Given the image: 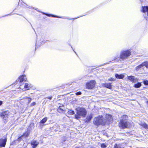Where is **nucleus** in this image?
Here are the masks:
<instances>
[{"instance_id":"obj_1","label":"nucleus","mask_w":148,"mask_h":148,"mask_svg":"<svg viewBox=\"0 0 148 148\" xmlns=\"http://www.w3.org/2000/svg\"><path fill=\"white\" fill-rule=\"evenodd\" d=\"M77 114L75 115V119H79L81 117H84L86 114V111L83 108H76Z\"/></svg>"},{"instance_id":"obj_2","label":"nucleus","mask_w":148,"mask_h":148,"mask_svg":"<svg viewBox=\"0 0 148 148\" xmlns=\"http://www.w3.org/2000/svg\"><path fill=\"white\" fill-rule=\"evenodd\" d=\"M131 52L129 50H123L121 51L120 58L122 60L126 59L131 55Z\"/></svg>"},{"instance_id":"obj_3","label":"nucleus","mask_w":148,"mask_h":148,"mask_svg":"<svg viewBox=\"0 0 148 148\" xmlns=\"http://www.w3.org/2000/svg\"><path fill=\"white\" fill-rule=\"evenodd\" d=\"M96 84V82L94 80H92L86 83V88L87 89H92L94 87Z\"/></svg>"},{"instance_id":"obj_4","label":"nucleus","mask_w":148,"mask_h":148,"mask_svg":"<svg viewBox=\"0 0 148 148\" xmlns=\"http://www.w3.org/2000/svg\"><path fill=\"white\" fill-rule=\"evenodd\" d=\"M129 122L126 121H120L119 124V127L122 128H127L129 125Z\"/></svg>"},{"instance_id":"obj_5","label":"nucleus","mask_w":148,"mask_h":148,"mask_svg":"<svg viewBox=\"0 0 148 148\" xmlns=\"http://www.w3.org/2000/svg\"><path fill=\"white\" fill-rule=\"evenodd\" d=\"M9 113L8 111H3L1 113V115L3 118V119L6 120L7 118L8 117V115Z\"/></svg>"},{"instance_id":"obj_6","label":"nucleus","mask_w":148,"mask_h":148,"mask_svg":"<svg viewBox=\"0 0 148 148\" xmlns=\"http://www.w3.org/2000/svg\"><path fill=\"white\" fill-rule=\"evenodd\" d=\"M26 79L25 75H23L19 77L18 79L16 80V82H21L24 81H26Z\"/></svg>"},{"instance_id":"obj_7","label":"nucleus","mask_w":148,"mask_h":148,"mask_svg":"<svg viewBox=\"0 0 148 148\" xmlns=\"http://www.w3.org/2000/svg\"><path fill=\"white\" fill-rule=\"evenodd\" d=\"M128 79L132 82H135L138 79L133 76H128Z\"/></svg>"},{"instance_id":"obj_8","label":"nucleus","mask_w":148,"mask_h":148,"mask_svg":"<svg viewBox=\"0 0 148 148\" xmlns=\"http://www.w3.org/2000/svg\"><path fill=\"white\" fill-rule=\"evenodd\" d=\"M6 140L5 139H0V147H4L6 144Z\"/></svg>"},{"instance_id":"obj_9","label":"nucleus","mask_w":148,"mask_h":148,"mask_svg":"<svg viewBox=\"0 0 148 148\" xmlns=\"http://www.w3.org/2000/svg\"><path fill=\"white\" fill-rule=\"evenodd\" d=\"M38 144V142L35 140H33L31 142V145L33 148H35Z\"/></svg>"},{"instance_id":"obj_10","label":"nucleus","mask_w":148,"mask_h":148,"mask_svg":"<svg viewBox=\"0 0 148 148\" xmlns=\"http://www.w3.org/2000/svg\"><path fill=\"white\" fill-rule=\"evenodd\" d=\"M139 124L143 127L148 129V125L146 124L143 121L140 122L139 123Z\"/></svg>"},{"instance_id":"obj_11","label":"nucleus","mask_w":148,"mask_h":148,"mask_svg":"<svg viewBox=\"0 0 148 148\" xmlns=\"http://www.w3.org/2000/svg\"><path fill=\"white\" fill-rule=\"evenodd\" d=\"M115 77L116 78L119 79H122L124 77V75L123 74H116Z\"/></svg>"},{"instance_id":"obj_12","label":"nucleus","mask_w":148,"mask_h":148,"mask_svg":"<svg viewBox=\"0 0 148 148\" xmlns=\"http://www.w3.org/2000/svg\"><path fill=\"white\" fill-rule=\"evenodd\" d=\"M142 11L143 12H147V16H148V6L142 7Z\"/></svg>"},{"instance_id":"obj_13","label":"nucleus","mask_w":148,"mask_h":148,"mask_svg":"<svg viewBox=\"0 0 148 148\" xmlns=\"http://www.w3.org/2000/svg\"><path fill=\"white\" fill-rule=\"evenodd\" d=\"M111 84L112 83H106L104 84V85L106 87L111 89L112 88V86L111 85Z\"/></svg>"},{"instance_id":"obj_14","label":"nucleus","mask_w":148,"mask_h":148,"mask_svg":"<svg viewBox=\"0 0 148 148\" xmlns=\"http://www.w3.org/2000/svg\"><path fill=\"white\" fill-rule=\"evenodd\" d=\"M106 117L108 120H110L112 119V115L109 114H106Z\"/></svg>"},{"instance_id":"obj_15","label":"nucleus","mask_w":148,"mask_h":148,"mask_svg":"<svg viewBox=\"0 0 148 148\" xmlns=\"http://www.w3.org/2000/svg\"><path fill=\"white\" fill-rule=\"evenodd\" d=\"M24 99H25L26 103H29L32 100V99L31 98L25 97H24Z\"/></svg>"},{"instance_id":"obj_16","label":"nucleus","mask_w":148,"mask_h":148,"mask_svg":"<svg viewBox=\"0 0 148 148\" xmlns=\"http://www.w3.org/2000/svg\"><path fill=\"white\" fill-rule=\"evenodd\" d=\"M141 86V84L140 82H138L134 85V87L136 88H138Z\"/></svg>"},{"instance_id":"obj_17","label":"nucleus","mask_w":148,"mask_h":148,"mask_svg":"<svg viewBox=\"0 0 148 148\" xmlns=\"http://www.w3.org/2000/svg\"><path fill=\"white\" fill-rule=\"evenodd\" d=\"M144 67L143 63L140 65L137 66L136 67V70H139L140 68H143Z\"/></svg>"},{"instance_id":"obj_18","label":"nucleus","mask_w":148,"mask_h":148,"mask_svg":"<svg viewBox=\"0 0 148 148\" xmlns=\"http://www.w3.org/2000/svg\"><path fill=\"white\" fill-rule=\"evenodd\" d=\"M30 132L29 131H27V132L24 133L22 136H24L25 137H27L29 134Z\"/></svg>"},{"instance_id":"obj_19","label":"nucleus","mask_w":148,"mask_h":148,"mask_svg":"<svg viewBox=\"0 0 148 148\" xmlns=\"http://www.w3.org/2000/svg\"><path fill=\"white\" fill-rule=\"evenodd\" d=\"M63 107V106H60L57 109L58 111L59 112H62L63 110V108H62Z\"/></svg>"},{"instance_id":"obj_20","label":"nucleus","mask_w":148,"mask_h":148,"mask_svg":"<svg viewBox=\"0 0 148 148\" xmlns=\"http://www.w3.org/2000/svg\"><path fill=\"white\" fill-rule=\"evenodd\" d=\"M103 116L102 115L96 117V120H102Z\"/></svg>"},{"instance_id":"obj_21","label":"nucleus","mask_w":148,"mask_h":148,"mask_svg":"<svg viewBox=\"0 0 148 148\" xmlns=\"http://www.w3.org/2000/svg\"><path fill=\"white\" fill-rule=\"evenodd\" d=\"M24 88H26L27 90H29V88H30V85H29L27 83H25Z\"/></svg>"},{"instance_id":"obj_22","label":"nucleus","mask_w":148,"mask_h":148,"mask_svg":"<svg viewBox=\"0 0 148 148\" xmlns=\"http://www.w3.org/2000/svg\"><path fill=\"white\" fill-rule=\"evenodd\" d=\"M128 116L126 115H123L122 117V119L121 120H126L128 119Z\"/></svg>"},{"instance_id":"obj_23","label":"nucleus","mask_w":148,"mask_h":148,"mask_svg":"<svg viewBox=\"0 0 148 148\" xmlns=\"http://www.w3.org/2000/svg\"><path fill=\"white\" fill-rule=\"evenodd\" d=\"M143 66H145L147 68H148V62H145L143 63Z\"/></svg>"},{"instance_id":"obj_24","label":"nucleus","mask_w":148,"mask_h":148,"mask_svg":"<svg viewBox=\"0 0 148 148\" xmlns=\"http://www.w3.org/2000/svg\"><path fill=\"white\" fill-rule=\"evenodd\" d=\"M74 112L71 110L68 111V114H74Z\"/></svg>"},{"instance_id":"obj_25","label":"nucleus","mask_w":148,"mask_h":148,"mask_svg":"<svg viewBox=\"0 0 148 148\" xmlns=\"http://www.w3.org/2000/svg\"><path fill=\"white\" fill-rule=\"evenodd\" d=\"M92 118V115L91 114H90L87 117V120H90Z\"/></svg>"},{"instance_id":"obj_26","label":"nucleus","mask_w":148,"mask_h":148,"mask_svg":"<svg viewBox=\"0 0 148 148\" xmlns=\"http://www.w3.org/2000/svg\"><path fill=\"white\" fill-rule=\"evenodd\" d=\"M100 121H93V123L95 125H99V122Z\"/></svg>"},{"instance_id":"obj_27","label":"nucleus","mask_w":148,"mask_h":148,"mask_svg":"<svg viewBox=\"0 0 148 148\" xmlns=\"http://www.w3.org/2000/svg\"><path fill=\"white\" fill-rule=\"evenodd\" d=\"M47 16H51V17H52L60 18V17H59L58 16H54L53 15H51V14H47Z\"/></svg>"},{"instance_id":"obj_28","label":"nucleus","mask_w":148,"mask_h":148,"mask_svg":"<svg viewBox=\"0 0 148 148\" xmlns=\"http://www.w3.org/2000/svg\"><path fill=\"white\" fill-rule=\"evenodd\" d=\"M115 80V79L114 78L111 77L110 78L108 79V81H113Z\"/></svg>"},{"instance_id":"obj_29","label":"nucleus","mask_w":148,"mask_h":148,"mask_svg":"<svg viewBox=\"0 0 148 148\" xmlns=\"http://www.w3.org/2000/svg\"><path fill=\"white\" fill-rule=\"evenodd\" d=\"M101 147L103 148H106V145L104 144H101Z\"/></svg>"},{"instance_id":"obj_30","label":"nucleus","mask_w":148,"mask_h":148,"mask_svg":"<svg viewBox=\"0 0 148 148\" xmlns=\"http://www.w3.org/2000/svg\"><path fill=\"white\" fill-rule=\"evenodd\" d=\"M114 148H121L119 145H117V144H115L114 146Z\"/></svg>"},{"instance_id":"obj_31","label":"nucleus","mask_w":148,"mask_h":148,"mask_svg":"<svg viewBox=\"0 0 148 148\" xmlns=\"http://www.w3.org/2000/svg\"><path fill=\"white\" fill-rule=\"evenodd\" d=\"M144 84L146 85H148V81L147 80H144Z\"/></svg>"},{"instance_id":"obj_32","label":"nucleus","mask_w":148,"mask_h":148,"mask_svg":"<svg viewBox=\"0 0 148 148\" xmlns=\"http://www.w3.org/2000/svg\"><path fill=\"white\" fill-rule=\"evenodd\" d=\"M81 92H77L75 93V94L77 95H79L81 94Z\"/></svg>"},{"instance_id":"obj_33","label":"nucleus","mask_w":148,"mask_h":148,"mask_svg":"<svg viewBox=\"0 0 148 148\" xmlns=\"http://www.w3.org/2000/svg\"><path fill=\"white\" fill-rule=\"evenodd\" d=\"M36 103L35 102H34L31 104V106H33L36 105Z\"/></svg>"},{"instance_id":"obj_34","label":"nucleus","mask_w":148,"mask_h":148,"mask_svg":"<svg viewBox=\"0 0 148 148\" xmlns=\"http://www.w3.org/2000/svg\"><path fill=\"white\" fill-rule=\"evenodd\" d=\"M22 136H21V137H19L17 140L18 141H20L21 140V137H22Z\"/></svg>"},{"instance_id":"obj_35","label":"nucleus","mask_w":148,"mask_h":148,"mask_svg":"<svg viewBox=\"0 0 148 148\" xmlns=\"http://www.w3.org/2000/svg\"><path fill=\"white\" fill-rule=\"evenodd\" d=\"M52 98V96H50L48 97V98L49 99H51Z\"/></svg>"},{"instance_id":"obj_36","label":"nucleus","mask_w":148,"mask_h":148,"mask_svg":"<svg viewBox=\"0 0 148 148\" xmlns=\"http://www.w3.org/2000/svg\"><path fill=\"white\" fill-rule=\"evenodd\" d=\"M46 121H41L40 122L41 123H44Z\"/></svg>"},{"instance_id":"obj_37","label":"nucleus","mask_w":148,"mask_h":148,"mask_svg":"<svg viewBox=\"0 0 148 148\" xmlns=\"http://www.w3.org/2000/svg\"><path fill=\"white\" fill-rule=\"evenodd\" d=\"M2 104V101H0V106Z\"/></svg>"},{"instance_id":"obj_38","label":"nucleus","mask_w":148,"mask_h":148,"mask_svg":"<svg viewBox=\"0 0 148 148\" xmlns=\"http://www.w3.org/2000/svg\"><path fill=\"white\" fill-rule=\"evenodd\" d=\"M59 129L58 128H57V129H55V130H56V131H58V130H59V129Z\"/></svg>"},{"instance_id":"obj_39","label":"nucleus","mask_w":148,"mask_h":148,"mask_svg":"<svg viewBox=\"0 0 148 148\" xmlns=\"http://www.w3.org/2000/svg\"><path fill=\"white\" fill-rule=\"evenodd\" d=\"M59 127V126H58V125H57V126L56 125V127Z\"/></svg>"},{"instance_id":"obj_40","label":"nucleus","mask_w":148,"mask_h":148,"mask_svg":"<svg viewBox=\"0 0 148 148\" xmlns=\"http://www.w3.org/2000/svg\"><path fill=\"white\" fill-rule=\"evenodd\" d=\"M42 120H45V119L44 118Z\"/></svg>"},{"instance_id":"obj_41","label":"nucleus","mask_w":148,"mask_h":148,"mask_svg":"<svg viewBox=\"0 0 148 148\" xmlns=\"http://www.w3.org/2000/svg\"><path fill=\"white\" fill-rule=\"evenodd\" d=\"M73 50V51H74V52L75 53V51H74V50Z\"/></svg>"},{"instance_id":"obj_42","label":"nucleus","mask_w":148,"mask_h":148,"mask_svg":"<svg viewBox=\"0 0 148 148\" xmlns=\"http://www.w3.org/2000/svg\"><path fill=\"white\" fill-rule=\"evenodd\" d=\"M73 50V51H74V52L75 53V51H74V50Z\"/></svg>"},{"instance_id":"obj_43","label":"nucleus","mask_w":148,"mask_h":148,"mask_svg":"<svg viewBox=\"0 0 148 148\" xmlns=\"http://www.w3.org/2000/svg\"><path fill=\"white\" fill-rule=\"evenodd\" d=\"M73 50V51H74V52L75 53V51H74V50Z\"/></svg>"},{"instance_id":"obj_44","label":"nucleus","mask_w":148,"mask_h":148,"mask_svg":"<svg viewBox=\"0 0 148 148\" xmlns=\"http://www.w3.org/2000/svg\"><path fill=\"white\" fill-rule=\"evenodd\" d=\"M73 50V51H74V52L75 53V51H74V50Z\"/></svg>"},{"instance_id":"obj_45","label":"nucleus","mask_w":148,"mask_h":148,"mask_svg":"<svg viewBox=\"0 0 148 148\" xmlns=\"http://www.w3.org/2000/svg\"><path fill=\"white\" fill-rule=\"evenodd\" d=\"M147 103L148 104V101H147Z\"/></svg>"},{"instance_id":"obj_46","label":"nucleus","mask_w":148,"mask_h":148,"mask_svg":"<svg viewBox=\"0 0 148 148\" xmlns=\"http://www.w3.org/2000/svg\"><path fill=\"white\" fill-rule=\"evenodd\" d=\"M146 20H148V19H147H147H146Z\"/></svg>"},{"instance_id":"obj_47","label":"nucleus","mask_w":148,"mask_h":148,"mask_svg":"<svg viewBox=\"0 0 148 148\" xmlns=\"http://www.w3.org/2000/svg\"><path fill=\"white\" fill-rule=\"evenodd\" d=\"M146 20H148V19H147H147H146Z\"/></svg>"},{"instance_id":"obj_48","label":"nucleus","mask_w":148,"mask_h":148,"mask_svg":"<svg viewBox=\"0 0 148 148\" xmlns=\"http://www.w3.org/2000/svg\"><path fill=\"white\" fill-rule=\"evenodd\" d=\"M19 88H21L19 87Z\"/></svg>"}]
</instances>
